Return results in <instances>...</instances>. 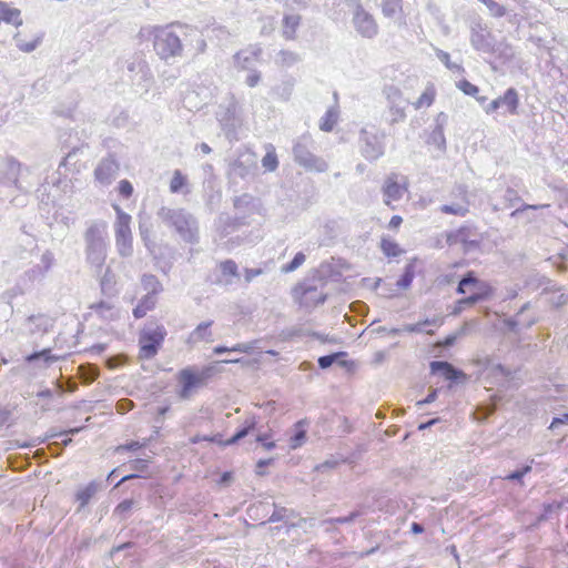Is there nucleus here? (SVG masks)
<instances>
[{
  "instance_id": "42",
  "label": "nucleus",
  "mask_w": 568,
  "mask_h": 568,
  "mask_svg": "<svg viewBox=\"0 0 568 568\" xmlns=\"http://www.w3.org/2000/svg\"><path fill=\"white\" fill-rule=\"evenodd\" d=\"M414 277V265L413 264H408L405 268V273L403 275V282L405 283V285H408L412 280Z\"/></svg>"
},
{
  "instance_id": "28",
  "label": "nucleus",
  "mask_w": 568,
  "mask_h": 568,
  "mask_svg": "<svg viewBox=\"0 0 568 568\" xmlns=\"http://www.w3.org/2000/svg\"><path fill=\"white\" fill-rule=\"evenodd\" d=\"M457 88L464 92L466 95L476 97L479 92V89L477 85L470 83L468 80H460L457 83Z\"/></svg>"
},
{
  "instance_id": "44",
  "label": "nucleus",
  "mask_w": 568,
  "mask_h": 568,
  "mask_svg": "<svg viewBox=\"0 0 568 568\" xmlns=\"http://www.w3.org/2000/svg\"><path fill=\"white\" fill-rule=\"evenodd\" d=\"M260 79H261L260 74L257 72H253L247 75L246 83L248 87L254 88L255 85L258 84Z\"/></svg>"
},
{
  "instance_id": "33",
  "label": "nucleus",
  "mask_w": 568,
  "mask_h": 568,
  "mask_svg": "<svg viewBox=\"0 0 568 568\" xmlns=\"http://www.w3.org/2000/svg\"><path fill=\"white\" fill-rule=\"evenodd\" d=\"M336 123V119H335V115L331 112H328L324 120L322 121L320 128L321 130L325 131V132H329L333 130L334 125Z\"/></svg>"
},
{
  "instance_id": "25",
  "label": "nucleus",
  "mask_w": 568,
  "mask_h": 568,
  "mask_svg": "<svg viewBox=\"0 0 568 568\" xmlns=\"http://www.w3.org/2000/svg\"><path fill=\"white\" fill-rule=\"evenodd\" d=\"M219 268L224 276H237L239 267L233 260H225L220 262Z\"/></svg>"
},
{
  "instance_id": "17",
  "label": "nucleus",
  "mask_w": 568,
  "mask_h": 568,
  "mask_svg": "<svg viewBox=\"0 0 568 568\" xmlns=\"http://www.w3.org/2000/svg\"><path fill=\"white\" fill-rule=\"evenodd\" d=\"M436 98V89L434 84H429L424 92L418 97V99L414 102V108L416 110L423 108H429Z\"/></svg>"
},
{
  "instance_id": "41",
  "label": "nucleus",
  "mask_w": 568,
  "mask_h": 568,
  "mask_svg": "<svg viewBox=\"0 0 568 568\" xmlns=\"http://www.w3.org/2000/svg\"><path fill=\"white\" fill-rule=\"evenodd\" d=\"M530 469H531L530 466H526L521 470H517V471L509 474L506 478L511 479V480L521 479L527 473L530 471Z\"/></svg>"
},
{
  "instance_id": "36",
  "label": "nucleus",
  "mask_w": 568,
  "mask_h": 568,
  "mask_svg": "<svg viewBox=\"0 0 568 568\" xmlns=\"http://www.w3.org/2000/svg\"><path fill=\"white\" fill-rule=\"evenodd\" d=\"M263 274L262 268H245L244 270V278L247 283L252 282L255 277Z\"/></svg>"
},
{
  "instance_id": "55",
  "label": "nucleus",
  "mask_w": 568,
  "mask_h": 568,
  "mask_svg": "<svg viewBox=\"0 0 568 568\" xmlns=\"http://www.w3.org/2000/svg\"><path fill=\"white\" fill-rule=\"evenodd\" d=\"M231 477H232V474H231V473H229V471H226V473H224V474L222 475V478H221V479H222V481H227V480H230V478H231Z\"/></svg>"
},
{
  "instance_id": "24",
  "label": "nucleus",
  "mask_w": 568,
  "mask_h": 568,
  "mask_svg": "<svg viewBox=\"0 0 568 568\" xmlns=\"http://www.w3.org/2000/svg\"><path fill=\"white\" fill-rule=\"evenodd\" d=\"M185 185H186V178L181 173V171H179V170L174 171L173 176L170 182L171 192L176 193Z\"/></svg>"
},
{
  "instance_id": "56",
  "label": "nucleus",
  "mask_w": 568,
  "mask_h": 568,
  "mask_svg": "<svg viewBox=\"0 0 568 568\" xmlns=\"http://www.w3.org/2000/svg\"><path fill=\"white\" fill-rule=\"evenodd\" d=\"M38 395L44 396V397H50L52 395V393L50 389H47V390L40 392Z\"/></svg>"
},
{
  "instance_id": "46",
  "label": "nucleus",
  "mask_w": 568,
  "mask_h": 568,
  "mask_svg": "<svg viewBox=\"0 0 568 568\" xmlns=\"http://www.w3.org/2000/svg\"><path fill=\"white\" fill-rule=\"evenodd\" d=\"M272 463V459H261L257 462V465H256V474L258 476H263L265 475V471L263 470V468H265L267 465H270Z\"/></svg>"
},
{
  "instance_id": "12",
  "label": "nucleus",
  "mask_w": 568,
  "mask_h": 568,
  "mask_svg": "<svg viewBox=\"0 0 568 568\" xmlns=\"http://www.w3.org/2000/svg\"><path fill=\"white\" fill-rule=\"evenodd\" d=\"M169 223L180 233L191 231L190 217L182 211L172 212L169 215Z\"/></svg>"
},
{
  "instance_id": "20",
  "label": "nucleus",
  "mask_w": 568,
  "mask_h": 568,
  "mask_svg": "<svg viewBox=\"0 0 568 568\" xmlns=\"http://www.w3.org/2000/svg\"><path fill=\"white\" fill-rule=\"evenodd\" d=\"M304 422L300 420L295 424V434L290 439L291 449H296L301 447L306 439V432L303 428Z\"/></svg>"
},
{
  "instance_id": "38",
  "label": "nucleus",
  "mask_w": 568,
  "mask_h": 568,
  "mask_svg": "<svg viewBox=\"0 0 568 568\" xmlns=\"http://www.w3.org/2000/svg\"><path fill=\"white\" fill-rule=\"evenodd\" d=\"M132 407H133V403L130 399H122V400L118 402V404H116V410L120 414H124V413L129 412Z\"/></svg>"
},
{
  "instance_id": "45",
  "label": "nucleus",
  "mask_w": 568,
  "mask_h": 568,
  "mask_svg": "<svg viewBox=\"0 0 568 568\" xmlns=\"http://www.w3.org/2000/svg\"><path fill=\"white\" fill-rule=\"evenodd\" d=\"M98 235H99V229L97 226H91L85 232V239L90 243H92Z\"/></svg>"
},
{
  "instance_id": "47",
  "label": "nucleus",
  "mask_w": 568,
  "mask_h": 568,
  "mask_svg": "<svg viewBox=\"0 0 568 568\" xmlns=\"http://www.w3.org/2000/svg\"><path fill=\"white\" fill-rule=\"evenodd\" d=\"M437 397V390H432L426 398L422 399V400H418L417 402V405L418 406H422L424 404H429V403H433Z\"/></svg>"
},
{
  "instance_id": "29",
  "label": "nucleus",
  "mask_w": 568,
  "mask_h": 568,
  "mask_svg": "<svg viewBox=\"0 0 568 568\" xmlns=\"http://www.w3.org/2000/svg\"><path fill=\"white\" fill-rule=\"evenodd\" d=\"M315 287H306L304 285H297L294 287V295L301 305H306L305 296L307 293L315 292Z\"/></svg>"
},
{
  "instance_id": "34",
  "label": "nucleus",
  "mask_w": 568,
  "mask_h": 568,
  "mask_svg": "<svg viewBox=\"0 0 568 568\" xmlns=\"http://www.w3.org/2000/svg\"><path fill=\"white\" fill-rule=\"evenodd\" d=\"M255 344H256V342L239 343V344L230 347V351L248 354L255 348Z\"/></svg>"
},
{
  "instance_id": "43",
  "label": "nucleus",
  "mask_w": 568,
  "mask_h": 568,
  "mask_svg": "<svg viewBox=\"0 0 568 568\" xmlns=\"http://www.w3.org/2000/svg\"><path fill=\"white\" fill-rule=\"evenodd\" d=\"M544 207H549V204H542V205H532V204H524L520 209H517L516 211H514L511 213V215H516L518 214L519 212H524L526 210H538V209H544Z\"/></svg>"
},
{
  "instance_id": "48",
  "label": "nucleus",
  "mask_w": 568,
  "mask_h": 568,
  "mask_svg": "<svg viewBox=\"0 0 568 568\" xmlns=\"http://www.w3.org/2000/svg\"><path fill=\"white\" fill-rule=\"evenodd\" d=\"M566 422H568V414H565L562 418H560V417H555V418L552 419L551 424H550V428H555V427H557L558 425L564 424V423H566Z\"/></svg>"
},
{
  "instance_id": "21",
  "label": "nucleus",
  "mask_w": 568,
  "mask_h": 568,
  "mask_svg": "<svg viewBox=\"0 0 568 568\" xmlns=\"http://www.w3.org/2000/svg\"><path fill=\"white\" fill-rule=\"evenodd\" d=\"M262 165L268 172H273L277 169L278 160L274 146L270 145L267 148V151L262 159Z\"/></svg>"
},
{
  "instance_id": "57",
  "label": "nucleus",
  "mask_w": 568,
  "mask_h": 568,
  "mask_svg": "<svg viewBox=\"0 0 568 568\" xmlns=\"http://www.w3.org/2000/svg\"><path fill=\"white\" fill-rule=\"evenodd\" d=\"M168 410H169V407H162L159 409V414L164 415V414H166Z\"/></svg>"
},
{
  "instance_id": "51",
  "label": "nucleus",
  "mask_w": 568,
  "mask_h": 568,
  "mask_svg": "<svg viewBox=\"0 0 568 568\" xmlns=\"http://www.w3.org/2000/svg\"><path fill=\"white\" fill-rule=\"evenodd\" d=\"M456 337L455 336H448L445 338L444 342H439L437 345L439 346H449L452 345L454 342H455Z\"/></svg>"
},
{
  "instance_id": "30",
  "label": "nucleus",
  "mask_w": 568,
  "mask_h": 568,
  "mask_svg": "<svg viewBox=\"0 0 568 568\" xmlns=\"http://www.w3.org/2000/svg\"><path fill=\"white\" fill-rule=\"evenodd\" d=\"M94 487L92 485H89L78 491L77 499L80 501L81 506H85L89 503V500L94 494Z\"/></svg>"
},
{
  "instance_id": "26",
  "label": "nucleus",
  "mask_w": 568,
  "mask_h": 568,
  "mask_svg": "<svg viewBox=\"0 0 568 568\" xmlns=\"http://www.w3.org/2000/svg\"><path fill=\"white\" fill-rule=\"evenodd\" d=\"M305 260H306V257H305L304 253H302V252L296 253L295 256L293 257V260L290 263H287V264L282 266V272L283 273H291V272L295 271L301 265H303Z\"/></svg>"
},
{
  "instance_id": "49",
  "label": "nucleus",
  "mask_w": 568,
  "mask_h": 568,
  "mask_svg": "<svg viewBox=\"0 0 568 568\" xmlns=\"http://www.w3.org/2000/svg\"><path fill=\"white\" fill-rule=\"evenodd\" d=\"M49 353H50V349H43V351H42V352H40V353H34V354L30 355V356L28 357V359H29V361H33V359L39 358L40 356H45V357H47Z\"/></svg>"
},
{
  "instance_id": "58",
  "label": "nucleus",
  "mask_w": 568,
  "mask_h": 568,
  "mask_svg": "<svg viewBox=\"0 0 568 568\" xmlns=\"http://www.w3.org/2000/svg\"><path fill=\"white\" fill-rule=\"evenodd\" d=\"M225 363H240L241 359H231V361H224Z\"/></svg>"
},
{
  "instance_id": "5",
  "label": "nucleus",
  "mask_w": 568,
  "mask_h": 568,
  "mask_svg": "<svg viewBox=\"0 0 568 568\" xmlns=\"http://www.w3.org/2000/svg\"><path fill=\"white\" fill-rule=\"evenodd\" d=\"M116 213L115 221V243L119 253L123 256L132 252V232H131V216L122 211L119 205H113Z\"/></svg>"
},
{
  "instance_id": "27",
  "label": "nucleus",
  "mask_w": 568,
  "mask_h": 568,
  "mask_svg": "<svg viewBox=\"0 0 568 568\" xmlns=\"http://www.w3.org/2000/svg\"><path fill=\"white\" fill-rule=\"evenodd\" d=\"M479 1L483 2L487 7V9L491 13V16H494L496 18H500L506 14V8L501 4H499L498 2H496L495 0H479Z\"/></svg>"
},
{
  "instance_id": "54",
  "label": "nucleus",
  "mask_w": 568,
  "mask_h": 568,
  "mask_svg": "<svg viewBox=\"0 0 568 568\" xmlns=\"http://www.w3.org/2000/svg\"><path fill=\"white\" fill-rule=\"evenodd\" d=\"M201 150H202L203 153H210L211 152V148L206 143H202L201 144Z\"/></svg>"
},
{
  "instance_id": "39",
  "label": "nucleus",
  "mask_w": 568,
  "mask_h": 568,
  "mask_svg": "<svg viewBox=\"0 0 568 568\" xmlns=\"http://www.w3.org/2000/svg\"><path fill=\"white\" fill-rule=\"evenodd\" d=\"M336 355H327L318 358V365L321 368H327L335 362Z\"/></svg>"
},
{
  "instance_id": "23",
  "label": "nucleus",
  "mask_w": 568,
  "mask_h": 568,
  "mask_svg": "<svg viewBox=\"0 0 568 568\" xmlns=\"http://www.w3.org/2000/svg\"><path fill=\"white\" fill-rule=\"evenodd\" d=\"M443 324L442 318H432V320H425L423 322H418L416 324H412L407 326L406 331L410 333H420L424 331L425 325H434V326H440Z\"/></svg>"
},
{
  "instance_id": "7",
  "label": "nucleus",
  "mask_w": 568,
  "mask_h": 568,
  "mask_svg": "<svg viewBox=\"0 0 568 568\" xmlns=\"http://www.w3.org/2000/svg\"><path fill=\"white\" fill-rule=\"evenodd\" d=\"M256 427V419L255 417H252L245 422V425L240 428L231 438L226 440L221 439V435H213V436H200L195 435L193 436L190 442L192 444H197L200 442H210V443H216L220 446H230L235 443H237L240 439L244 438L250 432H252Z\"/></svg>"
},
{
  "instance_id": "10",
  "label": "nucleus",
  "mask_w": 568,
  "mask_h": 568,
  "mask_svg": "<svg viewBox=\"0 0 568 568\" xmlns=\"http://www.w3.org/2000/svg\"><path fill=\"white\" fill-rule=\"evenodd\" d=\"M459 202L445 204L440 206V212L444 214H450L456 216H465L469 212V200L465 190L458 192Z\"/></svg>"
},
{
  "instance_id": "8",
  "label": "nucleus",
  "mask_w": 568,
  "mask_h": 568,
  "mask_svg": "<svg viewBox=\"0 0 568 568\" xmlns=\"http://www.w3.org/2000/svg\"><path fill=\"white\" fill-rule=\"evenodd\" d=\"M505 108L511 115L518 113L519 95L515 88L507 89L503 95L494 99L486 108V113H495L498 109Z\"/></svg>"
},
{
  "instance_id": "52",
  "label": "nucleus",
  "mask_w": 568,
  "mask_h": 568,
  "mask_svg": "<svg viewBox=\"0 0 568 568\" xmlns=\"http://www.w3.org/2000/svg\"><path fill=\"white\" fill-rule=\"evenodd\" d=\"M213 352H214V354H223V353H229L231 351H230V347H226V346H216L213 349Z\"/></svg>"
},
{
  "instance_id": "9",
  "label": "nucleus",
  "mask_w": 568,
  "mask_h": 568,
  "mask_svg": "<svg viewBox=\"0 0 568 568\" xmlns=\"http://www.w3.org/2000/svg\"><path fill=\"white\" fill-rule=\"evenodd\" d=\"M354 26L356 30L365 38H373L377 34L378 27L373 18L367 11H365L362 7H358L353 19Z\"/></svg>"
},
{
  "instance_id": "3",
  "label": "nucleus",
  "mask_w": 568,
  "mask_h": 568,
  "mask_svg": "<svg viewBox=\"0 0 568 568\" xmlns=\"http://www.w3.org/2000/svg\"><path fill=\"white\" fill-rule=\"evenodd\" d=\"M216 372L215 365H207L200 371L194 367L181 369L178 374L181 387L179 396L183 399L189 398L197 388L205 386Z\"/></svg>"
},
{
  "instance_id": "31",
  "label": "nucleus",
  "mask_w": 568,
  "mask_h": 568,
  "mask_svg": "<svg viewBox=\"0 0 568 568\" xmlns=\"http://www.w3.org/2000/svg\"><path fill=\"white\" fill-rule=\"evenodd\" d=\"M389 116L393 123L400 122L406 118L404 108L398 105H392L389 108Z\"/></svg>"
},
{
  "instance_id": "59",
  "label": "nucleus",
  "mask_w": 568,
  "mask_h": 568,
  "mask_svg": "<svg viewBox=\"0 0 568 568\" xmlns=\"http://www.w3.org/2000/svg\"><path fill=\"white\" fill-rule=\"evenodd\" d=\"M477 100H478L479 102H484V101L486 100V98H485V97H481V98H477Z\"/></svg>"
},
{
  "instance_id": "61",
  "label": "nucleus",
  "mask_w": 568,
  "mask_h": 568,
  "mask_svg": "<svg viewBox=\"0 0 568 568\" xmlns=\"http://www.w3.org/2000/svg\"><path fill=\"white\" fill-rule=\"evenodd\" d=\"M443 55H444V58H447V59L449 58L448 53H444Z\"/></svg>"
},
{
  "instance_id": "13",
  "label": "nucleus",
  "mask_w": 568,
  "mask_h": 568,
  "mask_svg": "<svg viewBox=\"0 0 568 568\" xmlns=\"http://www.w3.org/2000/svg\"><path fill=\"white\" fill-rule=\"evenodd\" d=\"M155 305H156V298H155L154 293L148 294V295L143 296L140 300V302L138 303V305L134 307L133 316L135 318H142L148 314V312L154 310Z\"/></svg>"
},
{
  "instance_id": "37",
  "label": "nucleus",
  "mask_w": 568,
  "mask_h": 568,
  "mask_svg": "<svg viewBox=\"0 0 568 568\" xmlns=\"http://www.w3.org/2000/svg\"><path fill=\"white\" fill-rule=\"evenodd\" d=\"M270 438H271V436L268 434H263V435L257 436L256 440L262 443L263 447L266 450H271L275 447V443L272 442Z\"/></svg>"
},
{
  "instance_id": "50",
  "label": "nucleus",
  "mask_w": 568,
  "mask_h": 568,
  "mask_svg": "<svg viewBox=\"0 0 568 568\" xmlns=\"http://www.w3.org/2000/svg\"><path fill=\"white\" fill-rule=\"evenodd\" d=\"M410 530L414 534H422L424 531V528H423V526L420 524L413 523L412 526H410Z\"/></svg>"
},
{
  "instance_id": "2",
  "label": "nucleus",
  "mask_w": 568,
  "mask_h": 568,
  "mask_svg": "<svg viewBox=\"0 0 568 568\" xmlns=\"http://www.w3.org/2000/svg\"><path fill=\"white\" fill-rule=\"evenodd\" d=\"M173 24L152 27L150 34L153 37V48L161 60L180 57L183 44L179 36L172 30Z\"/></svg>"
},
{
  "instance_id": "22",
  "label": "nucleus",
  "mask_w": 568,
  "mask_h": 568,
  "mask_svg": "<svg viewBox=\"0 0 568 568\" xmlns=\"http://www.w3.org/2000/svg\"><path fill=\"white\" fill-rule=\"evenodd\" d=\"M113 172V164L111 162H102L94 171L95 179L102 183L109 182Z\"/></svg>"
},
{
  "instance_id": "19",
  "label": "nucleus",
  "mask_w": 568,
  "mask_h": 568,
  "mask_svg": "<svg viewBox=\"0 0 568 568\" xmlns=\"http://www.w3.org/2000/svg\"><path fill=\"white\" fill-rule=\"evenodd\" d=\"M403 11V0H383L382 12L385 17L392 18Z\"/></svg>"
},
{
  "instance_id": "14",
  "label": "nucleus",
  "mask_w": 568,
  "mask_h": 568,
  "mask_svg": "<svg viewBox=\"0 0 568 568\" xmlns=\"http://www.w3.org/2000/svg\"><path fill=\"white\" fill-rule=\"evenodd\" d=\"M301 23V16L287 14L283 18V37L287 40H294L297 28Z\"/></svg>"
},
{
  "instance_id": "11",
  "label": "nucleus",
  "mask_w": 568,
  "mask_h": 568,
  "mask_svg": "<svg viewBox=\"0 0 568 568\" xmlns=\"http://www.w3.org/2000/svg\"><path fill=\"white\" fill-rule=\"evenodd\" d=\"M14 40L17 42L18 48L23 52H32L42 40V36L40 33H33L29 39L23 32H18L14 36Z\"/></svg>"
},
{
  "instance_id": "16",
  "label": "nucleus",
  "mask_w": 568,
  "mask_h": 568,
  "mask_svg": "<svg viewBox=\"0 0 568 568\" xmlns=\"http://www.w3.org/2000/svg\"><path fill=\"white\" fill-rule=\"evenodd\" d=\"M379 247L383 254L387 257H397L404 253V250L398 245V243L388 236H383L381 239Z\"/></svg>"
},
{
  "instance_id": "1",
  "label": "nucleus",
  "mask_w": 568,
  "mask_h": 568,
  "mask_svg": "<svg viewBox=\"0 0 568 568\" xmlns=\"http://www.w3.org/2000/svg\"><path fill=\"white\" fill-rule=\"evenodd\" d=\"M468 292H470L468 296L457 302L454 314H458L465 306L490 298L494 294V288L488 282L477 278L475 273L470 271L459 281L457 287L458 294H467Z\"/></svg>"
},
{
  "instance_id": "6",
  "label": "nucleus",
  "mask_w": 568,
  "mask_h": 568,
  "mask_svg": "<svg viewBox=\"0 0 568 568\" xmlns=\"http://www.w3.org/2000/svg\"><path fill=\"white\" fill-rule=\"evenodd\" d=\"M408 187L409 181L407 176L398 173H390L386 176L382 186L384 203L390 209H395L393 203L402 200L408 192Z\"/></svg>"
},
{
  "instance_id": "32",
  "label": "nucleus",
  "mask_w": 568,
  "mask_h": 568,
  "mask_svg": "<svg viewBox=\"0 0 568 568\" xmlns=\"http://www.w3.org/2000/svg\"><path fill=\"white\" fill-rule=\"evenodd\" d=\"M119 194L123 197H130L133 194V186L130 181L121 180L118 185Z\"/></svg>"
},
{
  "instance_id": "18",
  "label": "nucleus",
  "mask_w": 568,
  "mask_h": 568,
  "mask_svg": "<svg viewBox=\"0 0 568 568\" xmlns=\"http://www.w3.org/2000/svg\"><path fill=\"white\" fill-rule=\"evenodd\" d=\"M212 324H213L212 321L200 323L196 326V328L194 329V332L192 333V336L194 337V339L196 342H206V343L212 342L213 341L212 332H211Z\"/></svg>"
},
{
  "instance_id": "53",
  "label": "nucleus",
  "mask_w": 568,
  "mask_h": 568,
  "mask_svg": "<svg viewBox=\"0 0 568 568\" xmlns=\"http://www.w3.org/2000/svg\"><path fill=\"white\" fill-rule=\"evenodd\" d=\"M437 422H438V419H437V418H435V419H432V420H429V422H427V423H423V424H420V425L418 426V429H420V430L426 429V428H428L429 426H432V425L436 424Z\"/></svg>"
},
{
  "instance_id": "4",
  "label": "nucleus",
  "mask_w": 568,
  "mask_h": 568,
  "mask_svg": "<svg viewBox=\"0 0 568 568\" xmlns=\"http://www.w3.org/2000/svg\"><path fill=\"white\" fill-rule=\"evenodd\" d=\"M168 333L163 325H156L152 328H143L139 336V358H153L166 337Z\"/></svg>"
},
{
  "instance_id": "15",
  "label": "nucleus",
  "mask_w": 568,
  "mask_h": 568,
  "mask_svg": "<svg viewBox=\"0 0 568 568\" xmlns=\"http://www.w3.org/2000/svg\"><path fill=\"white\" fill-rule=\"evenodd\" d=\"M430 368L433 373H440L447 381H455L462 375L447 362H432Z\"/></svg>"
},
{
  "instance_id": "40",
  "label": "nucleus",
  "mask_w": 568,
  "mask_h": 568,
  "mask_svg": "<svg viewBox=\"0 0 568 568\" xmlns=\"http://www.w3.org/2000/svg\"><path fill=\"white\" fill-rule=\"evenodd\" d=\"M403 223V217L400 215H393L388 222V229L392 231H397Z\"/></svg>"
},
{
  "instance_id": "60",
  "label": "nucleus",
  "mask_w": 568,
  "mask_h": 568,
  "mask_svg": "<svg viewBox=\"0 0 568 568\" xmlns=\"http://www.w3.org/2000/svg\"><path fill=\"white\" fill-rule=\"evenodd\" d=\"M426 333H427V334H429V335H433V334H434V331H430V329H429V331H426Z\"/></svg>"
},
{
  "instance_id": "35",
  "label": "nucleus",
  "mask_w": 568,
  "mask_h": 568,
  "mask_svg": "<svg viewBox=\"0 0 568 568\" xmlns=\"http://www.w3.org/2000/svg\"><path fill=\"white\" fill-rule=\"evenodd\" d=\"M134 501L132 499H125L116 506L115 513L119 515H124L132 509Z\"/></svg>"
}]
</instances>
